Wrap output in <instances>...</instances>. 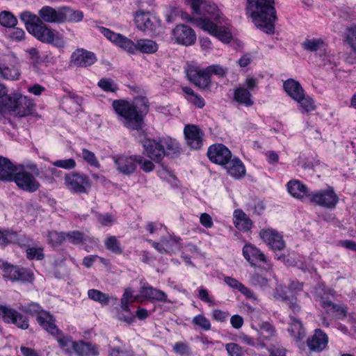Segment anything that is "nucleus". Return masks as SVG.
I'll return each instance as SVG.
<instances>
[{"label": "nucleus", "mask_w": 356, "mask_h": 356, "mask_svg": "<svg viewBox=\"0 0 356 356\" xmlns=\"http://www.w3.org/2000/svg\"><path fill=\"white\" fill-rule=\"evenodd\" d=\"M190 1L194 13L202 17L195 19L184 14L182 15V18L195 24L222 42H229L232 39V34L228 26L227 19L223 17L217 6L210 0H190Z\"/></svg>", "instance_id": "f257e3e1"}, {"label": "nucleus", "mask_w": 356, "mask_h": 356, "mask_svg": "<svg viewBox=\"0 0 356 356\" xmlns=\"http://www.w3.org/2000/svg\"><path fill=\"white\" fill-rule=\"evenodd\" d=\"M112 107L121 124L131 130L142 129L145 115L149 111V102L145 97H137L132 101L115 99Z\"/></svg>", "instance_id": "f03ea898"}, {"label": "nucleus", "mask_w": 356, "mask_h": 356, "mask_svg": "<svg viewBox=\"0 0 356 356\" xmlns=\"http://www.w3.org/2000/svg\"><path fill=\"white\" fill-rule=\"evenodd\" d=\"M273 0H248L247 14L257 27L266 33H273L277 19Z\"/></svg>", "instance_id": "7ed1b4c3"}, {"label": "nucleus", "mask_w": 356, "mask_h": 356, "mask_svg": "<svg viewBox=\"0 0 356 356\" xmlns=\"http://www.w3.org/2000/svg\"><path fill=\"white\" fill-rule=\"evenodd\" d=\"M227 73V69L220 65H212L203 69L198 66H191L187 70V76L194 84L200 88H207L211 83V76L217 75L223 77Z\"/></svg>", "instance_id": "20e7f679"}, {"label": "nucleus", "mask_w": 356, "mask_h": 356, "mask_svg": "<svg viewBox=\"0 0 356 356\" xmlns=\"http://www.w3.org/2000/svg\"><path fill=\"white\" fill-rule=\"evenodd\" d=\"M29 33L42 42L51 44L58 48L65 45L63 37L58 32L51 30L41 19L35 25L30 26Z\"/></svg>", "instance_id": "39448f33"}, {"label": "nucleus", "mask_w": 356, "mask_h": 356, "mask_svg": "<svg viewBox=\"0 0 356 356\" xmlns=\"http://www.w3.org/2000/svg\"><path fill=\"white\" fill-rule=\"evenodd\" d=\"M7 101L8 114L20 118L29 115L34 105L29 98L23 95L9 96Z\"/></svg>", "instance_id": "423d86ee"}, {"label": "nucleus", "mask_w": 356, "mask_h": 356, "mask_svg": "<svg viewBox=\"0 0 356 356\" xmlns=\"http://www.w3.org/2000/svg\"><path fill=\"white\" fill-rule=\"evenodd\" d=\"M20 309L31 316H36L38 323L45 330L51 329V331L56 330L55 328V320L51 314L44 311L41 307L35 303L31 302L26 305H22Z\"/></svg>", "instance_id": "0eeeda50"}, {"label": "nucleus", "mask_w": 356, "mask_h": 356, "mask_svg": "<svg viewBox=\"0 0 356 356\" xmlns=\"http://www.w3.org/2000/svg\"><path fill=\"white\" fill-rule=\"evenodd\" d=\"M64 184L68 191L74 194L87 193L90 189L89 177L78 172L65 175Z\"/></svg>", "instance_id": "6e6552de"}, {"label": "nucleus", "mask_w": 356, "mask_h": 356, "mask_svg": "<svg viewBox=\"0 0 356 356\" xmlns=\"http://www.w3.org/2000/svg\"><path fill=\"white\" fill-rule=\"evenodd\" d=\"M0 268L4 272V277L12 281L31 282L33 280V273L26 268H19L0 261Z\"/></svg>", "instance_id": "1a4fd4ad"}, {"label": "nucleus", "mask_w": 356, "mask_h": 356, "mask_svg": "<svg viewBox=\"0 0 356 356\" xmlns=\"http://www.w3.org/2000/svg\"><path fill=\"white\" fill-rule=\"evenodd\" d=\"M13 180L19 188L29 193L36 191L40 186L35 177L24 169L19 172L16 171L13 177Z\"/></svg>", "instance_id": "9d476101"}, {"label": "nucleus", "mask_w": 356, "mask_h": 356, "mask_svg": "<svg viewBox=\"0 0 356 356\" xmlns=\"http://www.w3.org/2000/svg\"><path fill=\"white\" fill-rule=\"evenodd\" d=\"M99 29L102 34H103L108 40L127 52L129 54H134L136 52V47L135 46L136 43L129 38L121 35L120 33H115L103 26L99 27Z\"/></svg>", "instance_id": "9b49d317"}, {"label": "nucleus", "mask_w": 356, "mask_h": 356, "mask_svg": "<svg viewBox=\"0 0 356 356\" xmlns=\"http://www.w3.org/2000/svg\"><path fill=\"white\" fill-rule=\"evenodd\" d=\"M309 200L315 204L332 209L338 203L339 197L332 188H328L311 193Z\"/></svg>", "instance_id": "f8f14e48"}, {"label": "nucleus", "mask_w": 356, "mask_h": 356, "mask_svg": "<svg viewBox=\"0 0 356 356\" xmlns=\"http://www.w3.org/2000/svg\"><path fill=\"white\" fill-rule=\"evenodd\" d=\"M0 318L7 323L15 324L22 330L29 327V321L26 317L15 309L1 305H0Z\"/></svg>", "instance_id": "ddd939ff"}, {"label": "nucleus", "mask_w": 356, "mask_h": 356, "mask_svg": "<svg viewBox=\"0 0 356 356\" xmlns=\"http://www.w3.org/2000/svg\"><path fill=\"white\" fill-rule=\"evenodd\" d=\"M184 134L186 144L193 149H200L203 145L204 134L197 125L187 124L184 127Z\"/></svg>", "instance_id": "4468645a"}, {"label": "nucleus", "mask_w": 356, "mask_h": 356, "mask_svg": "<svg viewBox=\"0 0 356 356\" xmlns=\"http://www.w3.org/2000/svg\"><path fill=\"white\" fill-rule=\"evenodd\" d=\"M172 38L178 44L190 46L195 42L196 35L189 26L179 24L172 30Z\"/></svg>", "instance_id": "2eb2a0df"}, {"label": "nucleus", "mask_w": 356, "mask_h": 356, "mask_svg": "<svg viewBox=\"0 0 356 356\" xmlns=\"http://www.w3.org/2000/svg\"><path fill=\"white\" fill-rule=\"evenodd\" d=\"M207 156L211 162L224 165L232 158V153L224 145L214 144L209 147Z\"/></svg>", "instance_id": "dca6fc26"}, {"label": "nucleus", "mask_w": 356, "mask_h": 356, "mask_svg": "<svg viewBox=\"0 0 356 356\" xmlns=\"http://www.w3.org/2000/svg\"><path fill=\"white\" fill-rule=\"evenodd\" d=\"M144 153L155 162H160L164 157V149L162 148L161 140L157 141L145 138L142 141Z\"/></svg>", "instance_id": "f3484780"}, {"label": "nucleus", "mask_w": 356, "mask_h": 356, "mask_svg": "<svg viewBox=\"0 0 356 356\" xmlns=\"http://www.w3.org/2000/svg\"><path fill=\"white\" fill-rule=\"evenodd\" d=\"M243 255L252 266H257L260 263L270 266L264 254L251 243L245 244L243 246Z\"/></svg>", "instance_id": "a211bd4d"}, {"label": "nucleus", "mask_w": 356, "mask_h": 356, "mask_svg": "<svg viewBox=\"0 0 356 356\" xmlns=\"http://www.w3.org/2000/svg\"><path fill=\"white\" fill-rule=\"evenodd\" d=\"M259 235L264 241L273 250H281L285 247L282 236L275 229H262Z\"/></svg>", "instance_id": "6ab92c4d"}, {"label": "nucleus", "mask_w": 356, "mask_h": 356, "mask_svg": "<svg viewBox=\"0 0 356 356\" xmlns=\"http://www.w3.org/2000/svg\"><path fill=\"white\" fill-rule=\"evenodd\" d=\"M140 283V293L141 297L151 301L170 302L168 295L164 291L152 287L147 282L143 283L141 281Z\"/></svg>", "instance_id": "aec40b11"}, {"label": "nucleus", "mask_w": 356, "mask_h": 356, "mask_svg": "<svg viewBox=\"0 0 356 356\" xmlns=\"http://www.w3.org/2000/svg\"><path fill=\"white\" fill-rule=\"evenodd\" d=\"M72 64L76 67H86L97 61L95 54L85 49H77L71 56Z\"/></svg>", "instance_id": "412c9836"}, {"label": "nucleus", "mask_w": 356, "mask_h": 356, "mask_svg": "<svg viewBox=\"0 0 356 356\" xmlns=\"http://www.w3.org/2000/svg\"><path fill=\"white\" fill-rule=\"evenodd\" d=\"M113 159L115 168L124 175H131L136 169V156H116Z\"/></svg>", "instance_id": "4be33fe9"}, {"label": "nucleus", "mask_w": 356, "mask_h": 356, "mask_svg": "<svg viewBox=\"0 0 356 356\" xmlns=\"http://www.w3.org/2000/svg\"><path fill=\"white\" fill-rule=\"evenodd\" d=\"M327 343V335L320 329L315 330L314 334L307 341L309 348L316 352L323 350Z\"/></svg>", "instance_id": "5701e85b"}, {"label": "nucleus", "mask_w": 356, "mask_h": 356, "mask_svg": "<svg viewBox=\"0 0 356 356\" xmlns=\"http://www.w3.org/2000/svg\"><path fill=\"white\" fill-rule=\"evenodd\" d=\"M156 22V18L149 12L140 10L135 14V23L141 31L153 30Z\"/></svg>", "instance_id": "b1692460"}, {"label": "nucleus", "mask_w": 356, "mask_h": 356, "mask_svg": "<svg viewBox=\"0 0 356 356\" xmlns=\"http://www.w3.org/2000/svg\"><path fill=\"white\" fill-rule=\"evenodd\" d=\"M55 328L56 330L55 331H51L50 328L47 329V331L56 338L59 347L65 353L69 354L75 353L76 341H73L70 337L65 336L56 325Z\"/></svg>", "instance_id": "393cba45"}, {"label": "nucleus", "mask_w": 356, "mask_h": 356, "mask_svg": "<svg viewBox=\"0 0 356 356\" xmlns=\"http://www.w3.org/2000/svg\"><path fill=\"white\" fill-rule=\"evenodd\" d=\"M61 6L57 9L49 6H44L38 11V16L44 23H61Z\"/></svg>", "instance_id": "a878e982"}, {"label": "nucleus", "mask_w": 356, "mask_h": 356, "mask_svg": "<svg viewBox=\"0 0 356 356\" xmlns=\"http://www.w3.org/2000/svg\"><path fill=\"white\" fill-rule=\"evenodd\" d=\"M25 241H29L25 236L17 234L10 229H0V245L6 246L10 243H18L20 246L26 245Z\"/></svg>", "instance_id": "bb28decb"}, {"label": "nucleus", "mask_w": 356, "mask_h": 356, "mask_svg": "<svg viewBox=\"0 0 356 356\" xmlns=\"http://www.w3.org/2000/svg\"><path fill=\"white\" fill-rule=\"evenodd\" d=\"M75 347L78 356H98L99 354V346L92 342L80 340L76 342Z\"/></svg>", "instance_id": "cd10ccee"}, {"label": "nucleus", "mask_w": 356, "mask_h": 356, "mask_svg": "<svg viewBox=\"0 0 356 356\" xmlns=\"http://www.w3.org/2000/svg\"><path fill=\"white\" fill-rule=\"evenodd\" d=\"M289 193L294 197L303 199L307 197L309 200V195L307 187L298 180H292L287 184Z\"/></svg>", "instance_id": "c85d7f7f"}, {"label": "nucleus", "mask_w": 356, "mask_h": 356, "mask_svg": "<svg viewBox=\"0 0 356 356\" xmlns=\"http://www.w3.org/2000/svg\"><path fill=\"white\" fill-rule=\"evenodd\" d=\"M224 165L227 172L235 179H239L245 174V166L238 158H231Z\"/></svg>", "instance_id": "c756f323"}, {"label": "nucleus", "mask_w": 356, "mask_h": 356, "mask_svg": "<svg viewBox=\"0 0 356 356\" xmlns=\"http://www.w3.org/2000/svg\"><path fill=\"white\" fill-rule=\"evenodd\" d=\"M17 168L13 163L5 157L0 156V179L13 181L14 173Z\"/></svg>", "instance_id": "7c9ffc66"}, {"label": "nucleus", "mask_w": 356, "mask_h": 356, "mask_svg": "<svg viewBox=\"0 0 356 356\" xmlns=\"http://www.w3.org/2000/svg\"><path fill=\"white\" fill-rule=\"evenodd\" d=\"M286 92L295 101L302 97L305 91L300 84L294 79H289L284 82Z\"/></svg>", "instance_id": "2f4dec72"}, {"label": "nucleus", "mask_w": 356, "mask_h": 356, "mask_svg": "<svg viewBox=\"0 0 356 356\" xmlns=\"http://www.w3.org/2000/svg\"><path fill=\"white\" fill-rule=\"evenodd\" d=\"M234 223L238 230L243 232L249 231L252 225L250 218L240 209H236L234 212Z\"/></svg>", "instance_id": "473e14b6"}, {"label": "nucleus", "mask_w": 356, "mask_h": 356, "mask_svg": "<svg viewBox=\"0 0 356 356\" xmlns=\"http://www.w3.org/2000/svg\"><path fill=\"white\" fill-rule=\"evenodd\" d=\"M61 23H77L82 21L83 13L79 10H74L68 6H61Z\"/></svg>", "instance_id": "72a5a7b5"}, {"label": "nucleus", "mask_w": 356, "mask_h": 356, "mask_svg": "<svg viewBox=\"0 0 356 356\" xmlns=\"http://www.w3.org/2000/svg\"><path fill=\"white\" fill-rule=\"evenodd\" d=\"M257 332L259 335L258 340L261 347H265V342L275 337L276 333L275 327L267 322L259 325Z\"/></svg>", "instance_id": "f704fd0d"}, {"label": "nucleus", "mask_w": 356, "mask_h": 356, "mask_svg": "<svg viewBox=\"0 0 356 356\" xmlns=\"http://www.w3.org/2000/svg\"><path fill=\"white\" fill-rule=\"evenodd\" d=\"M0 76L8 80H18L20 72L18 67L13 64H0Z\"/></svg>", "instance_id": "c9c22d12"}, {"label": "nucleus", "mask_w": 356, "mask_h": 356, "mask_svg": "<svg viewBox=\"0 0 356 356\" xmlns=\"http://www.w3.org/2000/svg\"><path fill=\"white\" fill-rule=\"evenodd\" d=\"M250 92L244 87H238L234 90V99L245 106H251L254 102L251 99Z\"/></svg>", "instance_id": "e433bc0d"}, {"label": "nucleus", "mask_w": 356, "mask_h": 356, "mask_svg": "<svg viewBox=\"0 0 356 356\" xmlns=\"http://www.w3.org/2000/svg\"><path fill=\"white\" fill-rule=\"evenodd\" d=\"M162 148L164 149V156H175L179 152L180 147L179 143L171 138H165L161 139Z\"/></svg>", "instance_id": "4c0bfd02"}, {"label": "nucleus", "mask_w": 356, "mask_h": 356, "mask_svg": "<svg viewBox=\"0 0 356 356\" xmlns=\"http://www.w3.org/2000/svg\"><path fill=\"white\" fill-rule=\"evenodd\" d=\"M343 42L350 51L356 56V26L346 29L343 34Z\"/></svg>", "instance_id": "58836bf2"}, {"label": "nucleus", "mask_w": 356, "mask_h": 356, "mask_svg": "<svg viewBox=\"0 0 356 356\" xmlns=\"http://www.w3.org/2000/svg\"><path fill=\"white\" fill-rule=\"evenodd\" d=\"M136 51H139L143 54H154L158 50L156 42L149 39H140L137 40L135 44Z\"/></svg>", "instance_id": "ea45409f"}, {"label": "nucleus", "mask_w": 356, "mask_h": 356, "mask_svg": "<svg viewBox=\"0 0 356 356\" xmlns=\"http://www.w3.org/2000/svg\"><path fill=\"white\" fill-rule=\"evenodd\" d=\"M291 322L288 329L291 334L297 339H301L305 337V331L302 323L293 316L290 315Z\"/></svg>", "instance_id": "a19ab883"}, {"label": "nucleus", "mask_w": 356, "mask_h": 356, "mask_svg": "<svg viewBox=\"0 0 356 356\" xmlns=\"http://www.w3.org/2000/svg\"><path fill=\"white\" fill-rule=\"evenodd\" d=\"M88 296L90 299L100 303L102 306L108 304L111 299L117 300V298L110 296L97 289H90L88 291Z\"/></svg>", "instance_id": "79ce46f5"}, {"label": "nucleus", "mask_w": 356, "mask_h": 356, "mask_svg": "<svg viewBox=\"0 0 356 356\" xmlns=\"http://www.w3.org/2000/svg\"><path fill=\"white\" fill-rule=\"evenodd\" d=\"M302 47L304 49L309 51H316L324 49L325 44L321 38L306 39L302 43Z\"/></svg>", "instance_id": "37998d69"}, {"label": "nucleus", "mask_w": 356, "mask_h": 356, "mask_svg": "<svg viewBox=\"0 0 356 356\" xmlns=\"http://www.w3.org/2000/svg\"><path fill=\"white\" fill-rule=\"evenodd\" d=\"M17 17L9 11H1L0 13V24L7 29H11L12 27L17 24Z\"/></svg>", "instance_id": "c03bdc74"}, {"label": "nucleus", "mask_w": 356, "mask_h": 356, "mask_svg": "<svg viewBox=\"0 0 356 356\" xmlns=\"http://www.w3.org/2000/svg\"><path fill=\"white\" fill-rule=\"evenodd\" d=\"M318 300L323 308L327 312H339L340 314L345 316L346 314V309L340 305H334L331 301L325 300L323 297H319Z\"/></svg>", "instance_id": "a18cd8bd"}, {"label": "nucleus", "mask_w": 356, "mask_h": 356, "mask_svg": "<svg viewBox=\"0 0 356 356\" xmlns=\"http://www.w3.org/2000/svg\"><path fill=\"white\" fill-rule=\"evenodd\" d=\"M192 324L204 331H209L211 329V323L209 319L204 314L195 316L192 319Z\"/></svg>", "instance_id": "49530a36"}, {"label": "nucleus", "mask_w": 356, "mask_h": 356, "mask_svg": "<svg viewBox=\"0 0 356 356\" xmlns=\"http://www.w3.org/2000/svg\"><path fill=\"white\" fill-rule=\"evenodd\" d=\"M81 156L84 161L86 162L90 166L97 169L100 168L101 164L92 152L83 148L81 150Z\"/></svg>", "instance_id": "de8ad7c7"}, {"label": "nucleus", "mask_w": 356, "mask_h": 356, "mask_svg": "<svg viewBox=\"0 0 356 356\" xmlns=\"http://www.w3.org/2000/svg\"><path fill=\"white\" fill-rule=\"evenodd\" d=\"M296 102L298 103L299 106L305 112H312L315 110L316 105L314 99L304 93L302 97L300 99H297Z\"/></svg>", "instance_id": "09e8293b"}, {"label": "nucleus", "mask_w": 356, "mask_h": 356, "mask_svg": "<svg viewBox=\"0 0 356 356\" xmlns=\"http://www.w3.org/2000/svg\"><path fill=\"white\" fill-rule=\"evenodd\" d=\"M19 18L25 24L28 31H29L30 26L35 25L40 19L38 15L33 14L30 11L22 12L19 15Z\"/></svg>", "instance_id": "8fccbe9b"}, {"label": "nucleus", "mask_w": 356, "mask_h": 356, "mask_svg": "<svg viewBox=\"0 0 356 356\" xmlns=\"http://www.w3.org/2000/svg\"><path fill=\"white\" fill-rule=\"evenodd\" d=\"M25 31L21 29L16 27V26L12 27L11 29H8L6 31L7 37L13 41L19 42L24 39L25 38Z\"/></svg>", "instance_id": "3c124183"}, {"label": "nucleus", "mask_w": 356, "mask_h": 356, "mask_svg": "<svg viewBox=\"0 0 356 356\" xmlns=\"http://www.w3.org/2000/svg\"><path fill=\"white\" fill-rule=\"evenodd\" d=\"M47 238L49 243L51 246L60 245L65 241V233L51 231L48 233Z\"/></svg>", "instance_id": "603ef678"}, {"label": "nucleus", "mask_w": 356, "mask_h": 356, "mask_svg": "<svg viewBox=\"0 0 356 356\" xmlns=\"http://www.w3.org/2000/svg\"><path fill=\"white\" fill-rule=\"evenodd\" d=\"M180 238L175 236H169L168 237H162L160 241L164 245L165 250L167 251V254H170L173 251V248L178 245Z\"/></svg>", "instance_id": "864d4df0"}, {"label": "nucleus", "mask_w": 356, "mask_h": 356, "mask_svg": "<svg viewBox=\"0 0 356 356\" xmlns=\"http://www.w3.org/2000/svg\"><path fill=\"white\" fill-rule=\"evenodd\" d=\"M104 245L106 249L115 254H121L122 252V250L120 247V243L117 238L114 236L108 237L104 241Z\"/></svg>", "instance_id": "5fc2aeb1"}, {"label": "nucleus", "mask_w": 356, "mask_h": 356, "mask_svg": "<svg viewBox=\"0 0 356 356\" xmlns=\"http://www.w3.org/2000/svg\"><path fill=\"white\" fill-rule=\"evenodd\" d=\"M66 239L73 244H79L86 241V238L83 233L79 231H72L65 233Z\"/></svg>", "instance_id": "6e6d98bb"}, {"label": "nucleus", "mask_w": 356, "mask_h": 356, "mask_svg": "<svg viewBox=\"0 0 356 356\" xmlns=\"http://www.w3.org/2000/svg\"><path fill=\"white\" fill-rule=\"evenodd\" d=\"M97 85L106 92H114L118 90L117 85L110 79H102L99 81Z\"/></svg>", "instance_id": "4d7b16f0"}, {"label": "nucleus", "mask_w": 356, "mask_h": 356, "mask_svg": "<svg viewBox=\"0 0 356 356\" xmlns=\"http://www.w3.org/2000/svg\"><path fill=\"white\" fill-rule=\"evenodd\" d=\"M52 165L55 167L60 168L65 170L74 169L76 165V161L73 159L57 160L52 162Z\"/></svg>", "instance_id": "13d9d810"}, {"label": "nucleus", "mask_w": 356, "mask_h": 356, "mask_svg": "<svg viewBox=\"0 0 356 356\" xmlns=\"http://www.w3.org/2000/svg\"><path fill=\"white\" fill-rule=\"evenodd\" d=\"M282 299L294 314H296L300 312V307L297 302L296 298H295L293 296H285L282 298Z\"/></svg>", "instance_id": "bf43d9fd"}, {"label": "nucleus", "mask_w": 356, "mask_h": 356, "mask_svg": "<svg viewBox=\"0 0 356 356\" xmlns=\"http://www.w3.org/2000/svg\"><path fill=\"white\" fill-rule=\"evenodd\" d=\"M26 255L29 259L41 260L44 258L43 249L41 248H28L26 249Z\"/></svg>", "instance_id": "052dcab7"}, {"label": "nucleus", "mask_w": 356, "mask_h": 356, "mask_svg": "<svg viewBox=\"0 0 356 356\" xmlns=\"http://www.w3.org/2000/svg\"><path fill=\"white\" fill-rule=\"evenodd\" d=\"M136 163H138L140 168L146 172H151L154 168V165L151 161L147 160L140 156H136Z\"/></svg>", "instance_id": "680f3d73"}, {"label": "nucleus", "mask_w": 356, "mask_h": 356, "mask_svg": "<svg viewBox=\"0 0 356 356\" xmlns=\"http://www.w3.org/2000/svg\"><path fill=\"white\" fill-rule=\"evenodd\" d=\"M225 349L229 356H244L242 348L236 343H227L225 346Z\"/></svg>", "instance_id": "e2e57ef3"}, {"label": "nucleus", "mask_w": 356, "mask_h": 356, "mask_svg": "<svg viewBox=\"0 0 356 356\" xmlns=\"http://www.w3.org/2000/svg\"><path fill=\"white\" fill-rule=\"evenodd\" d=\"M173 351L181 356L189 355L191 354L188 345L183 342L175 343L173 346Z\"/></svg>", "instance_id": "0e129e2a"}, {"label": "nucleus", "mask_w": 356, "mask_h": 356, "mask_svg": "<svg viewBox=\"0 0 356 356\" xmlns=\"http://www.w3.org/2000/svg\"><path fill=\"white\" fill-rule=\"evenodd\" d=\"M250 281L253 285L259 287H264L268 285V280L259 273H254L251 276Z\"/></svg>", "instance_id": "69168bd1"}, {"label": "nucleus", "mask_w": 356, "mask_h": 356, "mask_svg": "<svg viewBox=\"0 0 356 356\" xmlns=\"http://www.w3.org/2000/svg\"><path fill=\"white\" fill-rule=\"evenodd\" d=\"M198 297L202 301L209 303L211 305H213L215 304L213 296H210L208 291L203 287H200L198 289Z\"/></svg>", "instance_id": "338daca9"}, {"label": "nucleus", "mask_w": 356, "mask_h": 356, "mask_svg": "<svg viewBox=\"0 0 356 356\" xmlns=\"http://www.w3.org/2000/svg\"><path fill=\"white\" fill-rule=\"evenodd\" d=\"M211 317L213 320L218 322H225L228 318L229 314L227 312H225L218 309H213L211 312Z\"/></svg>", "instance_id": "774afa93"}]
</instances>
